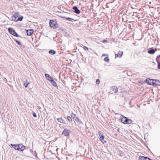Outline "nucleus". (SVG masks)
Instances as JSON below:
<instances>
[{
  "mask_svg": "<svg viewBox=\"0 0 160 160\" xmlns=\"http://www.w3.org/2000/svg\"><path fill=\"white\" fill-rule=\"evenodd\" d=\"M20 16V15L18 13H14L13 15V18H12V20L15 21H22L23 18V17L21 16L20 17H19Z\"/></svg>",
  "mask_w": 160,
  "mask_h": 160,
  "instance_id": "f257e3e1",
  "label": "nucleus"
},
{
  "mask_svg": "<svg viewBox=\"0 0 160 160\" xmlns=\"http://www.w3.org/2000/svg\"><path fill=\"white\" fill-rule=\"evenodd\" d=\"M57 22L55 20H50L49 25L51 28H56Z\"/></svg>",
  "mask_w": 160,
  "mask_h": 160,
  "instance_id": "f03ea898",
  "label": "nucleus"
},
{
  "mask_svg": "<svg viewBox=\"0 0 160 160\" xmlns=\"http://www.w3.org/2000/svg\"><path fill=\"white\" fill-rule=\"evenodd\" d=\"M8 30L9 32L13 36L17 37H18V36L17 33L12 28H9L8 29Z\"/></svg>",
  "mask_w": 160,
  "mask_h": 160,
  "instance_id": "7ed1b4c3",
  "label": "nucleus"
},
{
  "mask_svg": "<svg viewBox=\"0 0 160 160\" xmlns=\"http://www.w3.org/2000/svg\"><path fill=\"white\" fill-rule=\"evenodd\" d=\"M70 130L67 129H65L62 132V134L66 136H68L70 134Z\"/></svg>",
  "mask_w": 160,
  "mask_h": 160,
  "instance_id": "20e7f679",
  "label": "nucleus"
},
{
  "mask_svg": "<svg viewBox=\"0 0 160 160\" xmlns=\"http://www.w3.org/2000/svg\"><path fill=\"white\" fill-rule=\"evenodd\" d=\"M11 145L12 147H13L15 150L20 151V146L22 145V144H11Z\"/></svg>",
  "mask_w": 160,
  "mask_h": 160,
  "instance_id": "39448f33",
  "label": "nucleus"
},
{
  "mask_svg": "<svg viewBox=\"0 0 160 160\" xmlns=\"http://www.w3.org/2000/svg\"><path fill=\"white\" fill-rule=\"evenodd\" d=\"M153 79L147 78L146 80V82L148 84L153 85Z\"/></svg>",
  "mask_w": 160,
  "mask_h": 160,
  "instance_id": "423d86ee",
  "label": "nucleus"
},
{
  "mask_svg": "<svg viewBox=\"0 0 160 160\" xmlns=\"http://www.w3.org/2000/svg\"><path fill=\"white\" fill-rule=\"evenodd\" d=\"M153 86H159L160 85V82L159 80L153 79Z\"/></svg>",
  "mask_w": 160,
  "mask_h": 160,
  "instance_id": "0eeeda50",
  "label": "nucleus"
},
{
  "mask_svg": "<svg viewBox=\"0 0 160 160\" xmlns=\"http://www.w3.org/2000/svg\"><path fill=\"white\" fill-rule=\"evenodd\" d=\"M156 51V49H154L153 48H151L148 50V52L149 54H153Z\"/></svg>",
  "mask_w": 160,
  "mask_h": 160,
  "instance_id": "6e6552de",
  "label": "nucleus"
},
{
  "mask_svg": "<svg viewBox=\"0 0 160 160\" xmlns=\"http://www.w3.org/2000/svg\"><path fill=\"white\" fill-rule=\"evenodd\" d=\"M123 54V52L122 51H119L118 54H115V58L118 57L120 58L122 57Z\"/></svg>",
  "mask_w": 160,
  "mask_h": 160,
  "instance_id": "1a4fd4ad",
  "label": "nucleus"
},
{
  "mask_svg": "<svg viewBox=\"0 0 160 160\" xmlns=\"http://www.w3.org/2000/svg\"><path fill=\"white\" fill-rule=\"evenodd\" d=\"M45 75L46 79L49 82L53 79L48 74H45Z\"/></svg>",
  "mask_w": 160,
  "mask_h": 160,
  "instance_id": "9d476101",
  "label": "nucleus"
},
{
  "mask_svg": "<svg viewBox=\"0 0 160 160\" xmlns=\"http://www.w3.org/2000/svg\"><path fill=\"white\" fill-rule=\"evenodd\" d=\"M111 90H112L115 93H116L118 92V89L115 86H113L111 88Z\"/></svg>",
  "mask_w": 160,
  "mask_h": 160,
  "instance_id": "9b49d317",
  "label": "nucleus"
},
{
  "mask_svg": "<svg viewBox=\"0 0 160 160\" xmlns=\"http://www.w3.org/2000/svg\"><path fill=\"white\" fill-rule=\"evenodd\" d=\"M74 10L75 12L77 14H79L80 11L78 9L77 7L74 6L72 8Z\"/></svg>",
  "mask_w": 160,
  "mask_h": 160,
  "instance_id": "f8f14e48",
  "label": "nucleus"
},
{
  "mask_svg": "<svg viewBox=\"0 0 160 160\" xmlns=\"http://www.w3.org/2000/svg\"><path fill=\"white\" fill-rule=\"evenodd\" d=\"M121 117H122L121 118V122L125 124V122H126V121L127 118L123 116H122Z\"/></svg>",
  "mask_w": 160,
  "mask_h": 160,
  "instance_id": "ddd939ff",
  "label": "nucleus"
},
{
  "mask_svg": "<svg viewBox=\"0 0 160 160\" xmlns=\"http://www.w3.org/2000/svg\"><path fill=\"white\" fill-rule=\"evenodd\" d=\"M62 18H65L67 20H68V21H69L70 22H73L74 21H75V20L73 18H68L67 17H61Z\"/></svg>",
  "mask_w": 160,
  "mask_h": 160,
  "instance_id": "4468645a",
  "label": "nucleus"
},
{
  "mask_svg": "<svg viewBox=\"0 0 160 160\" xmlns=\"http://www.w3.org/2000/svg\"><path fill=\"white\" fill-rule=\"evenodd\" d=\"M33 32V29H30L29 30H27V35L28 36H30L32 33Z\"/></svg>",
  "mask_w": 160,
  "mask_h": 160,
  "instance_id": "2eb2a0df",
  "label": "nucleus"
},
{
  "mask_svg": "<svg viewBox=\"0 0 160 160\" xmlns=\"http://www.w3.org/2000/svg\"><path fill=\"white\" fill-rule=\"evenodd\" d=\"M50 82L52 84V85L54 87H57V84L56 82L53 79L51 80Z\"/></svg>",
  "mask_w": 160,
  "mask_h": 160,
  "instance_id": "dca6fc26",
  "label": "nucleus"
},
{
  "mask_svg": "<svg viewBox=\"0 0 160 160\" xmlns=\"http://www.w3.org/2000/svg\"><path fill=\"white\" fill-rule=\"evenodd\" d=\"M139 159L140 160H149V158L145 157L144 156L140 157H139Z\"/></svg>",
  "mask_w": 160,
  "mask_h": 160,
  "instance_id": "f3484780",
  "label": "nucleus"
},
{
  "mask_svg": "<svg viewBox=\"0 0 160 160\" xmlns=\"http://www.w3.org/2000/svg\"><path fill=\"white\" fill-rule=\"evenodd\" d=\"M98 134L100 136L99 139L100 140H102L103 139H104V136H103L101 132L100 131L99 132Z\"/></svg>",
  "mask_w": 160,
  "mask_h": 160,
  "instance_id": "a211bd4d",
  "label": "nucleus"
},
{
  "mask_svg": "<svg viewBox=\"0 0 160 160\" xmlns=\"http://www.w3.org/2000/svg\"><path fill=\"white\" fill-rule=\"evenodd\" d=\"M26 148L25 146L24 145H22L20 146V151H23Z\"/></svg>",
  "mask_w": 160,
  "mask_h": 160,
  "instance_id": "6ab92c4d",
  "label": "nucleus"
},
{
  "mask_svg": "<svg viewBox=\"0 0 160 160\" xmlns=\"http://www.w3.org/2000/svg\"><path fill=\"white\" fill-rule=\"evenodd\" d=\"M132 121L131 119L127 118L126 121L125 122V124H130L132 123Z\"/></svg>",
  "mask_w": 160,
  "mask_h": 160,
  "instance_id": "aec40b11",
  "label": "nucleus"
},
{
  "mask_svg": "<svg viewBox=\"0 0 160 160\" xmlns=\"http://www.w3.org/2000/svg\"><path fill=\"white\" fill-rule=\"evenodd\" d=\"M57 120H58V121L59 122L61 123H64V121L61 118H57Z\"/></svg>",
  "mask_w": 160,
  "mask_h": 160,
  "instance_id": "412c9836",
  "label": "nucleus"
},
{
  "mask_svg": "<svg viewBox=\"0 0 160 160\" xmlns=\"http://www.w3.org/2000/svg\"><path fill=\"white\" fill-rule=\"evenodd\" d=\"M55 52L53 50H50L49 52V53L53 55L55 53Z\"/></svg>",
  "mask_w": 160,
  "mask_h": 160,
  "instance_id": "4be33fe9",
  "label": "nucleus"
},
{
  "mask_svg": "<svg viewBox=\"0 0 160 160\" xmlns=\"http://www.w3.org/2000/svg\"><path fill=\"white\" fill-rule=\"evenodd\" d=\"M74 119L77 122L81 123V121L78 119V117H76Z\"/></svg>",
  "mask_w": 160,
  "mask_h": 160,
  "instance_id": "5701e85b",
  "label": "nucleus"
},
{
  "mask_svg": "<svg viewBox=\"0 0 160 160\" xmlns=\"http://www.w3.org/2000/svg\"><path fill=\"white\" fill-rule=\"evenodd\" d=\"M67 119L69 122H71L72 121V119L71 117L69 116L67 117Z\"/></svg>",
  "mask_w": 160,
  "mask_h": 160,
  "instance_id": "b1692460",
  "label": "nucleus"
},
{
  "mask_svg": "<svg viewBox=\"0 0 160 160\" xmlns=\"http://www.w3.org/2000/svg\"><path fill=\"white\" fill-rule=\"evenodd\" d=\"M71 117L73 118V119H74L76 117V115L74 113L72 114Z\"/></svg>",
  "mask_w": 160,
  "mask_h": 160,
  "instance_id": "393cba45",
  "label": "nucleus"
},
{
  "mask_svg": "<svg viewBox=\"0 0 160 160\" xmlns=\"http://www.w3.org/2000/svg\"><path fill=\"white\" fill-rule=\"evenodd\" d=\"M27 80H26V83H24V86L26 88H27L28 87V85L30 84L29 82H28L27 83Z\"/></svg>",
  "mask_w": 160,
  "mask_h": 160,
  "instance_id": "a878e982",
  "label": "nucleus"
},
{
  "mask_svg": "<svg viewBox=\"0 0 160 160\" xmlns=\"http://www.w3.org/2000/svg\"><path fill=\"white\" fill-rule=\"evenodd\" d=\"M160 61H156L158 63V67L159 69H160V62H159Z\"/></svg>",
  "mask_w": 160,
  "mask_h": 160,
  "instance_id": "bb28decb",
  "label": "nucleus"
},
{
  "mask_svg": "<svg viewBox=\"0 0 160 160\" xmlns=\"http://www.w3.org/2000/svg\"><path fill=\"white\" fill-rule=\"evenodd\" d=\"M32 115H33V116L34 117H35V118H36L37 117V115H36V114L35 112H32Z\"/></svg>",
  "mask_w": 160,
  "mask_h": 160,
  "instance_id": "cd10ccee",
  "label": "nucleus"
},
{
  "mask_svg": "<svg viewBox=\"0 0 160 160\" xmlns=\"http://www.w3.org/2000/svg\"><path fill=\"white\" fill-rule=\"evenodd\" d=\"M100 140L103 144L106 143V141L104 140V139H103L102 140Z\"/></svg>",
  "mask_w": 160,
  "mask_h": 160,
  "instance_id": "c85d7f7f",
  "label": "nucleus"
},
{
  "mask_svg": "<svg viewBox=\"0 0 160 160\" xmlns=\"http://www.w3.org/2000/svg\"><path fill=\"white\" fill-rule=\"evenodd\" d=\"M96 82L97 84H99L100 83V81H99V79H97L96 80Z\"/></svg>",
  "mask_w": 160,
  "mask_h": 160,
  "instance_id": "c756f323",
  "label": "nucleus"
},
{
  "mask_svg": "<svg viewBox=\"0 0 160 160\" xmlns=\"http://www.w3.org/2000/svg\"><path fill=\"white\" fill-rule=\"evenodd\" d=\"M15 41L18 45H21V43L20 42H19V41H18L17 40H15Z\"/></svg>",
  "mask_w": 160,
  "mask_h": 160,
  "instance_id": "7c9ffc66",
  "label": "nucleus"
},
{
  "mask_svg": "<svg viewBox=\"0 0 160 160\" xmlns=\"http://www.w3.org/2000/svg\"><path fill=\"white\" fill-rule=\"evenodd\" d=\"M102 42L104 43H107L108 42V41H107V40H105V39H104L103 41H102Z\"/></svg>",
  "mask_w": 160,
  "mask_h": 160,
  "instance_id": "2f4dec72",
  "label": "nucleus"
},
{
  "mask_svg": "<svg viewBox=\"0 0 160 160\" xmlns=\"http://www.w3.org/2000/svg\"><path fill=\"white\" fill-rule=\"evenodd\" d=\"M83 48L85 50H88V48L86 46H84L83 47Z\"/></svg>",
  "mask_w": 160,
  "mask_h": 160,
  "instance_id": "473e14b6",
  "label": "nucleus"
},
{
  "mask_svg": "<svg viewBox=\"0 0 160 160\" xmlns=\"http://www.w3.org/2000/svg\"><path fill=\"white\" fill-rule=\"evenodd\" d=\"M104 60H109V59L108 58V57H107L104 58Z\"/></svg>",
  "mask_w": 160,
  "mask_h": 160,
  "instance_id": "72a5a7b5",
  "label": "nucleus"
},
{
  "mask_svg": "<svg viewBox=\"0 0 160 160\" xmlns=\"http://www.w3.org/2000/svg\"><path fill=\"white\" fill-rule=\"evenodd\" d=\"M159 57H160V55H158L156 58V59L157 60L158 58Z\"/></svg>",
  "mask_w": 160,
  "mask_h": 160,
  "instance_id": "f704fd0d",
  "label": "nucleus"
},
{
  "mask_svg": "<svg viewBox=\"0 0 160 160\" xmlns=\"http://www.w3.org/2000/svg\"><path fill=\"white\" fill-rule=\"evenodd\" d=\"M106 55H105V54H103V55H102V57H103V56H106Z\"/></svg>",
  "mask_w": 160,
  "mask_h": 160,
  "instance_id": "c9c22d12",
  "label": "nucleus"
},
{
  "mask_svg": "<svg viewBox=\"0 0 160 160\" xmlns=\"http://www.w3.org/2000/svg\"><path fill=\"white\" fill-rule=\"evenodd\" d=\"M38 108L39 109H40L41 108L39 106H38Z\"/></svg>",
  "mask_w": 160,
  "mask_h": 160,
  "instance_id": "e433bc0d",
  "label": "nucleus"
},
{
  "mask_svg": "<svg viewBox=\"0 0 160 160\" xmlns=\"http://www.w3.org/2000/svg\"><path fill=\"white\" fill-rule=\"evenodd\" d=\"M152 160V159H150V158H149V160Z\"/></svg>",
  "mask_w": 160,
  "mask_h": 160,
  "instance_id": "4c0bfd02",
  "label": "nucleus"
},
{
  "mask_svg": "<svg viewBox=\"0 0 160 160\" xmlns=\"http://www.w3.org/2000/svg\"><path fill=\"white\" fill-rule=\"evenodd\" d=\"M106 61L107 62H108L109 61L108 60H107V61Z\"/></svg>",
  "mask_w": 160,
  "mask_h": 160,
  "instance_id": "58836bf2",
  "label": "nucleus"
}]
</instances>
